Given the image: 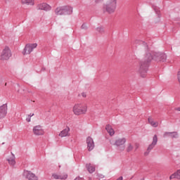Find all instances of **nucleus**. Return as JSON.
Masks as SVG:
<instances>
[{
  "mask_svg": "<svg viewBox=\"0 0 180 180\" xmlns=\"http://www.w3.org/2000/svg\"><path fill=\"white\" fill-rule=\"evenodd\" d=\"M152 60L164 63V61H167V55L160 52L146 53L144 58L140 63L139 72L142 78L146 77V74H147V71H148V65H150V63H151Z\"/></svg>",
  "mask_w": 180,
  "mask_h": 180,
  "instance_id": "1",
  "label": "nucleus"
},
{
  "mask_svg": "<svg viewBox=\"0 0 180 180\" xmlns=\"http://www.w3.org/2000/svg\"><path fill=\"white\" fill-rule=\"evenodd\" d=\"M88 111V105L85 103H77L73 107V113L76 116H79L81 115H85Z\"/></svg>",
  "mask_w": 180,
  "mask_h": 180,
  "instance_id": "2",
  "label": "nucleus"
},
{
  "mask_svg": "<svg viewBox=\"0 0 180 180\" xmlns=\"http://www.w3.org/2000/svg\"><path fill=\"white\" fill-rule=\"evenodd\" d=\"M56 15H71L72 13V8L70 6H64L61 7H58L55 10Z\"/></svg>",
  "mask_w": 180,
  "mask_h": 180,
  "instance_id": "3",
  "label": "nucleus"
},
{
  "mask_svg": "<svg viewBox=\"0 0 180 180\" xmlns=\"http://www.w3.org/2000/svg\"><path fill=\"white\" fill-rule=\"evenodd\" d=\"M126 138H120L115 141L113 146H116V147H117L118 151H124V144H126Z\"/></svg>",
  "mask_w": 180,
  "mask_h": 180,
  "instance_id": "4",
  "label": "nucleus"
},
{
  "mask_svg": "<svg viewBox=\"0 0 180 180\" xmlns=\"http://www.w3.org/2000/svg\"><path fill=\"white\" fill-rule=\"evenodd\" d=\"M117 6L115 4H112L111 3L107 2L103 6V12H107V13H110V14L115 13Z\"/></svg>",
  "mask_w": 180,
  "mask_h": 180,
  "instance_id": "5",
  "label": "nucleus"
},
{
  "mask_svg": "<svg viewBox=\"0 0 180 180\" xmlns=\"http://www.w3.org/2000/svg\"><path fill=\"white\" fill-rule=\"evenodd\" d=\"M11 57H12V52H11L9 47L6 46L0 56V60H9Z\"/></svg>",
  "mask_w": 180,
  "mask_h": 180,
  "instance_id": "6",
  "label": "nucleus"
},
{
  "mask_svg": "<svg viewBox=\"0 0 180 180\" xmlns=\"http://www.w3.org/2000/svg\"><path fill=\"white\" fill-rule=\"evenodd\" d=\"M157 143H158V136H157V135H154L153 137V141L148 146V147L147 148V151L144 153V155H148V154H150V152L151 151V150H153V148H154L155 147V146H157Z\"/></svg>",
  "mask_w": 180,
  "mask_h": 180,
  "instance_id": "7",
  "label": "nucleus"
},
{
  "mask_svg": "<svg viewBox=\"0 0 180 180\" xmlns=\"http://www.w3.org/2000/svg\"><path fill=\"white\" fill-rule=\"evenodd\" d=\"M36 47H37V44H27L23 51V54H30V53H32V51H33V50H34V49H36Z\"/></svg>",
  "mask_w": 180,
  "mask_h": 180,
  "instance_id": "8",
  "label": "nucleus"
},
{
  "mask_svg": "<svg viewBox=\"0 0 180 180\" xmlns=\"http://www.w3.org/2000/svg\"><path fill=\"white\" fill-rule=\"evenodd\" d=\"M33 133L35 136H43V134H44V130H43L41 126L37 125L34 127Z\"/></svg>",
  "mask_w": 180,
  "mask_h": 180,
  "instance_id": "9",
  "label": "nucleus"
},
{
  "mask_svg": "<svg viewBox=\"0 0 180 180\" xmlns=\"http://www.w3.org/2000/svg\"><path fill=\"white\" fill-rule=\"evenodd\" d=\"M24 176L28 180H38L39 179L36 174H34L32 173V172L27 171V170L24 172Z\"/></svg>",
  "mask_w": 180,
  "mask_h": 180,
  "instance_id": "10",
  "label": "nucleus"
},
{
  "mask_svg": "<svg viewBox=\"0 0 180 180\" xmlns=\"http://www.w3.org/2000/svg\"><path fill=\"white\" fill-rule=\"evenodd\" d=\"M8 113V105L6 104H3L0 106V119H4Z\"/></svg>",
  "mask_w": 180,
  "mask_h": 180,
  "instance_id": "11",
  "label": "nucleus"
},
{
  "mask_svg": "<svg viewBox=\"0 0 180 180\" xmlns=\"http://www.w3.org/2000/svg\"><path fill=\"white\" fill-rule=\"evenodd\" d=\"M86 144L89 151H92V150L95 148V143L94 142V139L91 136L87 137Z\"/></svg>",
  "mask_w": 180,
  "mask_h": 180,
  "instance_id": "12",
  "label": "nucleus"
},
{
  "mask_svg": "<svg viewBox=\"0 0 180 180\" xmlns=\"http://www.w3.org/2000/svg\"><path fill=\"white\" fill-rule=\"evenodd\" d=\"M37 9L41 10V11H51V6H50L49 4L46 3H42L41 4L37 5Z\"/></svg>",
  "mask_w": 180,
  "mask_h": 180,
  "instance_id": "13",
  "label": "nucleus"
},
{
  "mask_svg": "<svg viewBox=\"0 0 180 180\" xmlns=\"http://www.w3.org/2000/svg\"><path fill=\"white\" fill-rule=\"evenodd\" d=\"M163 137H171V139H178V132L173 131V132H168L166 131L163 134Z\"/></svg>",
  "mask_w": 180,
  "mask_h": 180,
  "instance_id": "14",
  "label": "nucleus"
},
{
  "mask_svg": "<svg viewBox=\"0 0 180 180\" xmlns=\"http://www.w3.org/2000/svg\"><path fill=\"white\" fill-rule=\"evenodd\" d=\"M52 176L54 179H67V178H68V174H64L58 175L57 174H53Z\"/></svg>",
  "mask_w": 180,
  "mask_h": 180,
  "instance_id": "15",
  "label": "nucleus"
},
{
  "mask_svg": "<svg viewBox=\"0 0 180 180\" xmlns=\"http://www.w3.org/2000/svg\"><path fill=\"white\" fill-rule=\"evenodd\" d=\"M67 136H70V127H67L59 134L60 137H67Z\"/></svg>",
  "mask_w": 180,
  "mask_h": 180,
  "instance_id": "16",
  "label": "nucleus"
},
{
  "mask_svg": "<svg viewBox=\"0 0 180 180\" xmlns=\"http://www.w3.org/2000/svg\"><path fill=\"white\" fill-rule=\"evenodd\" d=\"M148 122L149 124L152 126V127H158V124H159L158 122L154 121V119H153L152 117H149L148 118Z\"/></svg>",
  "mask_w": 180,
  "mask_h": 180,
  "instance_id": "17",
  "label": "nucleus"
},
{
  "mask_svg": "<svg viewBox=\"0 0 180 180\" xmlns=\"http://www.w3.org/2000/svg\"><path fill=\"white\" fill-rule=\"evenodd\" d=\"M105 130H107V131L110 134V136L115 135V129H113V128H112V126H110V124H107L105 126Z\"/></svg>",
  "mask_w": 180,
  "mask_h": 180,
  "instance_id": "18",
  "label": "nucleus"
},
{
  "mask_svg": "<svg viewBox=\"0 0 180 180\" xmlns=\"http://www.w3.org/2000/svg\"><path fill=\"white\" fill-rule=\"evenodd\" d=\"M139 44L144 51H148V45L143 41H139Z\"/></svg>",
  "mask_w": 180,
  "mask_h": 180,
  "instance_id": "19",
  "label": "nucleus"
},
{
  "mask_svg": "<svg viewBox=\"0 0 180 180\" xmlns=\"http://www.w3.org/2000/svg\"><path fill=\"white\" fill-rule=\"evenodd\" d=\"M86 169L90 174L95 172V166L91 163L86 165Z\"/></svg>",
  "mask_w": 180,
  "mask_h": 180,
  "instance_id": "20",
  "label": "nucleus"
},
{
  "mask_svg": "<svg viewBox=\"0 0 180 180\" xmlns=\"http://www.w3.org/2000/svg\"><path fill=\"white\" fill-rule=\"evenodd\" d=\"M11 154L13 155L12 158L7 159V161L8 162L9 165L13 167L16 164V161H15V155H13V153Z\"/></svg>",
  "mask_w": 180,
  "mask_h": 180,
  "instance_id": "21",
  "label": "nucleus"
},
{
  "mask_svg": "<svg viewBox=\"0 0 180 180\" xmlns=\"http://www.w3.org/2000/svg\"><path fill=\"white\" fill-rule=\"evenodd\" d=\"M22 4H25L26 5H34V2H33V0L22 1Z\"/></svg>",
  "mask_w": 180,
  "mask_h": 180,
  "instance_id": "22",
  "label": "nucleus"
},
{
  "mask_svg": "<svg viewBox=\"0 0 180 180\" xmlns=\"http://www.w3.org/2000/svg\"><path fill=\"white\" fill-rule=\"evenodd\" d=\"M134 146L131 145V143H128L127 147V153H130L133 151Z\"/></svg>",
  "mask_w": 180,
  "mask_h": 180,
  "instance_id": "23",
  "label": "nucleus"
},
{
  "mask_svg": "<svg viewBox=\"0 0 180 180\" xmlns=\"http://www.w3.org/2000/svg\"><path fill=\"white\" fill-rule=\"evenodd\" d=\"M96 30L101 33V34H103V33H105V30L103 28V27H99L96 28Z\"/></svg>",
  "mask_w": 180,
  "mask_h": 180,
  "instance_id": "24",
  "label": "nucleus"
},
{
  "mask_svg": "<svg viewBox=\"0 0 180 180\" xmlns=\"http://www.w3.org/2000/svg\"><path fill=\"white\" fill-rule=\"evenodd\" d=\"M107 3L112 4V5H115L117 6V0H108Z\"/></svg>",
  "mask_w": 180,
  "mask_h": 180,
  "instance_id": "25",
  "label": "nucleus"
},
{
  "mask_svg": "<svg viewBox=\"0 0 180 180\" xmlns=\"http://www.w3.org/2000/svg\"><path fill=\"white\" fill-rule=\"evenodd\" d=\"M175 178H176V179H178V176H177V174H176V172L172 174L169 176V179H170V180H171V179H175Z\"/></svg>",
  "mask_w": 180,
  "mask_h": 180,
  "instance_id": "26",
  "label": "nucleus"
},
{
  "mask_svg": "<svg viewBox=\"0 0 180 180\" xmlns=\"http://www.w3.org/2000/svg\"><path fill=\"white\" fill-rule=\"evenodd\" d=\"M153 9H154L155 13H157L158 18H160V8H158V7H154Z\"/></svg>",
  "mask_w": 180,
  "mask_h": 180,
  "instance_id": "27",
  "label": "nucleus"
},
{
  "mask_svg": "<svg viewBox=\"0 0 180 180\" xmlns=\"http://www.w3.org/2000/svg\"><path fill=\"white\" fill-rule=\"evenodd\" d=\"M81 29H83L84 30H86L88 29L86 24H82V25L81 26Z\"/></svg>",
  "mask_w": 180,
  "mask_h": 180,
  "instance_id": "28",
  "label": "nucleus"
},
{
  "mask_svg": "<svg viewBox=\"0 0 180 180\" xmlns=\"http://www.w3.org/2000/svg\"><path fill=\"white\" fill-rule=\"evenodd\" d=\"M176 174H177V179H180V169H178Z\"/></svg>",
  "mask_w": 180,
  "mask_h": 180,
  "instance_id": "29",
  "label": "nucleus"
},
{
  "mask_svg": "<svg viewBox=\"0 0 180 180\" xmlns=\"http://www.w3.org/2000/svg\"><path fill=\"white\" fill-rule=\"evenodd\" d=\"M82 96H83V98H86V93L85 92L82 93Z\"/></svg>",
  "mask_w": 180,
  "mask_h": 180,
  "instance_id": "30",
  "label": "nucleus"
},
{
  "mask_svg": "<svg viewBox=\"0 0 180 180\" xmlns=\"http://www.w3.org/2000/svg\"><path fill=\"white\" fill-rule=\"evenodd\" d=\"M103 0H96V4H99L100 2H103Z\"/></svg>",
  "mask_w": 180,
  "mask_h": 180,
  "instance_id": "31",
  "label": "nucleus"
},
{
  "mask_svg": "<svg viewBox=\"0 0 180 180\" xmlns=\"http://www.w3.org/2000/svg\"><path fill=\"white\" fill-rule=\"evenodd\" d=\"M135 151H136L137 148H139V144L138 143H136L135 144Z\"/></svg>",
  "mask_w": 180,
  "mask_h": 180,
  "instance_id": "32",
  "label": "nucleus"
},
{
  "mask_svg": "<svg viewBox=\"0 0 180 180\" xmlns=\"http://www.w3.org/2000/svg\"><path fill=\"white\" fill-rule=\"evenodd\" d=\"M75 180H83L81 177H76Z\"/></svg>",
  "mask_w": 180,
  "mask_h": 180,
  "instance_id": "33",
  "label": "nucleus"
},
{
  "mask_svg": "<svg viewBox=\"0 0 180 180\" xmlns=\"http://www.w3.org/2000/svg\"><path fill=\"white\" fill-rule=\"evenodd\" d=\"M32 116H34V114H32V113H30L29 115H28V117H32Z\"/></svg>",
  "mask_w": 180,
  "mask_h": 180,
  "instance_id": "34",
  "label": "nucleus"
},
{
  "mask_svg": "<svg viewBox=\"0 0 180 180\" xmlns=\"http://www.w3.org/2000/svg\"><path fill=\"white\" fill-rule=\"evenodd\" d=\"M27 122H30V117H28L26 118Z\"/></svg>",
  "mask_w": 180,
  "mask_h": 180,
  "instance_id": "35",
  "label": "nucleus"
},
{
  "mask_svg": "<svg viewBox=\"0 0 180 180\" xmlns=\"http://www.w3.org/2000/svg\"><path fill=\"white\" fill-rule=\"evenodd\" d=\"M175 110H178V112H180V107L177 108H175Z\"/></svg>",
  "mask_w": 180,
  "mask_h": 180,
  "instance_id": "36",
  "label": "nucleus"
},
{
  "mask_svg": "<svg viewBox=\"0 0 180 180\" xmlns=\"http://www.w3.org/2000/svg\"><path fill=\"white\" fill-rule=\"evenodd\" d=\"M141 180H144V178H142Z\"/></svg>",
  "mask_w": 180,
  "mask_h": 180,
  "instance_id": "37",
  "label": "nucleus"
},
{
  "mask_svg": "<svg viewBox=\"0 0 180 180\" xmlns=\"http://www.w3.org/2000/svg\"><path fill=\"white\" fill-rule=\"evenodd\" d=\"M5 86H6V83L5 84Z\"/></svg>",
  "mask_w": 180,
  "mask_h": 180,
  "instance_id": "38",
  "label": "nucleus"
},
{
  "mask_svg": "<svg viewBox=\"0 0 180 180\" xmlns=\"http://www.w3.org/2000/svg\"><path fill=\"white\" fill-rule=\"evenodd\" d=\"M0 81H1V77H0Z\"/></svg>",
  "mask_w": 180,
  "mask_h": 180,
  "instance_id": "39",
  "label": "nucleus"
}]
</instances>
